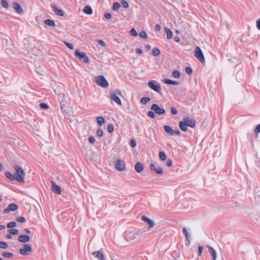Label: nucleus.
I'll return each mask as SVG.
<instances>
[{"label":"nucleus","mask_w":260,"mask_h":260,"mask_svg":"<svg viewBox=\"0 0 260 260\" xmlns=\"http://www.w3.org/2000/svg\"><path fill=\"white\" fill-rule=\"evenodd\" d=\"M123 236L126 241L130 242L138 239L140 236L139 231L128 229L124 232Z\"/></svg>","instance_id":"obj_1"},{"label":"nucleus","mask_w":260,"mask_h":260,"mask_svg":"<svg viewBox=\"0 0 260 260\" xmlns=\"http://www.w3.org/2000/svg\"><path fill=\"white\" fill-rule=\"evenodd\" d=\"M13 168L16 172L15 176H16V180L20 183L24 182V177L25 176V173L21 167L18 165H15Z\"/></svg>","instance_id":"obj_2"},{"label":"nucleus","mask_w":260,"mask_h":260,"mask_svg":"<svg viewBox=\"0 0 260 260\" xmlns=\"http://www.w3.org/2000/svg\"><path fill=\"white\" fill-rule=\"evenodd\" d=\"M95 82L97 84L100 85V86L103 88H106L108 86L109 83L105 78V77L103 76H98L95 78Z\"/></svg>","instance_id":"obj_3"},{"label":"nucleus","mask_w":260,"mask_h":260,"mask_svg":"<svg viewBox=\"0 0 260 260\" xmlns=\"http://www.w3.org/2000/svg\"><path fill=\"white\" fill-rule=\"evenodd\" d=\"M148 86L152 90L160 93L161 91V86L160 84L155 80H151L147 83Z\"/></svg>","instance_id":"obj_4"},{"label":"nucleus","mask_w":260,"mask_h":260,"mask_svg":"<svg viewBox=\"0 0 260 260\" xmlns=\"http://www.w3.org/2000/svg\"><path fill=\"white\" fill-rule=\"evenodd\" d=\"M75 56L84 63H87L89 61L88 57L86 55L85 53L81 52L78 49L75 51Z\"/></svg>","instance_id":"obj_5"},{"label":"nucleus","mask_w":260,"mask_h":260,"mask_svg":"<svg viewBox=\"0 0 260 260\" xmlns=\"http://www.w3.org/2000/svg\"><path fill=\"white\" fill-rule=\"evenodd\" d=\"M194 56L201 63H204L205 62V60L203 52L199 46H197L196 48Z\"/></svg>","instance_id":"obj_6"},{"label":"nucleus","mask_w":260,"mask_h":260,"mask_svg":"<svg viewBox=\"0 0 260 260\" xmlns=\"http://www.w3.org/2000/svg\"><path fill=\"white\" fill-rule=\"evenodd\" d=\"M31 251L32 248L29 245L24 244L23 248L19 249V253L22 255H28Z\"/></svg>","instance_id":"obj_7"},{"label":"nucleus","mask_w":260,"mask_h":260,"mask_svg":"<svg viewBox=\"0 0 260 260\" xmlns=\"http://www.w3.org/2000/svg\"><path fill=\"white\" fill-rule=\"evenodd\" d=\"M125 162L124 160L122 159H117L116 162H115V167L117 170L119 171H123L125 169Z\"/></svg>","instance_id":"obj_8"},{"label":"nucleus","mask_w":260,"mask_h":260,"mask_svg":"<svg viewBox=\"0 0 260 260\" xmlns=\"http://www.w3.org/2000/svg\"><path fill=\"white\" fill-rule=\"evenodd\" d=\"M109 98L111 101L115 102L116 104H117L119 105H121V101L120 98L116 94L115 92L111 90L109 92Z\"/></svg>","instance_id":"obj_9"},{"label":"nucleus","mask_w":260,"mask_h":260,"mask_svg":"<svg viewBox=\"0 0 260 260\" xmlns=\"http://www.w3.org/2000/svg\"><path fill=\"white\" fill-rule=\"evenodd\" d=\"M151 109L157 114H162L165 113V110L160 108L156 104H152Z\"/></svg>","instance_id":"obj_10"},{"label":"nucleus","mask_w":260,"mask_h":260,"mask_svg":"<svg viewBox=\"0 0 260 260\" xmlns=\"http://www.w3.org/2000/svg\"><path fill=\"white\" fill-rule=\"evenodd\" d=\"M183 121L185 122L188 126L190 127H194L196 125V121L188 116L184 117Z\"/></svg>","instance_id":"obj_11"},{"label":"nucleus","mask_w":260,"mask_h":260,"mask_svg":"<svg viewBox=\"0 0 260 260\" xmlns=\"http://www.w3.org/2000/svg\"><path fill=\"white\" fill-rule=\"evenodd\" d=\"M18 209V206L15 204H11L8 207L4 210L5 213H8L10 211H14Z\"/></svg>","instance_id":"obj_12"},{"label":"nucleus","mask_w":260,"mask_h":260,"mask_svg":"<svg viewBox=\"0 0 260 260\" xmlns=\"http://www.w3.org/2000/svg\"><path fill=\"white\" fill-rule=\"evenodd\" d=\"M149 169L151 171H154L157 174H161L163 173V170L161 168H156L153 164H151L149 166Z\"/></svg>","instance_id":"obj_13"},{"label":"nucleus","mask_w":260,"mask_h":260,"mask_svg":"<svg viewBox=\"0 0 260 260\" xmlns=\"http://www.w3.org/2000/svg\"><path fill=\"white\" fill-rule=\"evenodd\" d=\"M52 191L57 194H60L61 192V188L58 185L56 184L54 182L51 181Z\"/></svg>","instance_id":"obj_14"},{"label":"nucleus","mask_w":260,"mask_h":260,"mask_svg":"<svg viewBox=\"0 0 260 260\" xmlns=\"http://www.w3.org/2000/svg\"><path fill=\"white\" fill-rule=\"evenodd\" d=\"M91 254L99 259V260H105L103 253L100 251H94L91 253Z\"/></svg>","instance_id":"obj_15"},{"label":"nucleus","mask_w":260,"mask_h":260,"mask_svg":"<svg viewBox=\"0 0 260 260\" xmlns=\"http://www.w3.org/2000/svg\"><path fill=\"white\" fill-rule=\"evenodd\" d=\"M13 8L19 14H22L23 13V9L21 6L16 2H14L13 3Z\"/></svg>","instance_id":"obj_16"},{"label":"nucleus","mask_w":260,"mask_h":260,"mask_svg":"<svg viewBox=\"0 0 260 260\" xmlns=\"http://www.w3.org/2000/svg\"><path fill=\"white\" fill-rule=\"evenodd\" d=\"M207 248L209 250L210 254H211L212 260H216L217 257V254L215 250L210 246H208Z\"/></svg>","instance_id":"obj_17"},{"label":"nucleus","mask_w":260,"mask_h":260,"mask_svg":"<svg viewBox=\"0 0 260 260\" xmlns=\"http://www.w3.org/2000/svg\"><path fill=\"white\" fill-rule=\"evenodd\" d=\"M18 240L22 243H26L30 240V237L27 235H20L18 237Z\"/></svg>","instance_id":"obj_18"},{"label":"nucleus","mask_w":260,"mask_h":260,"mask_svg":"<svg viewBox=\"0 0 260 260\" xmlns=\"http://www.w3.org/2000/svg\"><path fill=\"white\" fill-rule=\"evenodd\" d=\"M54 12L57 15L60 16H63L64 15V12L61 9H58L56 6L52 7Z\"/></svg>","instance_id":"obj_19"},{"label":"nucleus","mask_w":260,"mask_h":260,"mask_svg":"<svg viewBox=\"0 0 260 260\" xmlns=\"http://www.w3.org/2000/svg\"><path fill=\"white\" fill-rule=\"evenodd\" d=\"M135 170L139 173L142 172L144 169L142 164L140 162H137L135 166Z\"/></svg>","instance_id":"obj_20"},{"label":"nucleus","mask_w":260,"mask_h":260,"mask_svg":"<svg viewBox=\"0 0 260 260\" xmlns=\"http://www.w3.org/2000/svg\"><path fill=\"white\" fill-rule=\"evenodd\" d=\"M83 12L88 15L92 14L93 11L92 8L90 6H86L83 9Z\"/></svg>","instance_id":"obj_21"},{"label":"nucleus","mask_w":260,"mask_h":260,"mask_svg":"<svg viewBox=\"0 0 260 260\" xmlns=\"http://www.w3.org/2000/svg\"><path fill=\"white\" fill-rule=\"evenodd\" d=\"M163 82L167 84H172V85H178L179 82L178 81H173L169 79H165L163 80Z\"/></svg>","instance_id":"obj_22"},{"label":"nucleus","mask_w":260,"mask_h":260,"mask_svg":"<svg viewBox=\"0 0 260 260\" xmlns=\"http://www.w3.org/2000/svg\"><path fill=\"white\" fill-rule=\"evenodd\" d=\"M179 126L180 128L183 131V132H186L187 130V125L183 121H181L179 123Z\"/></svg>","instance_id":"obj_23"},{"label":"nucleus","mask_w":260,"mask_h":260,"mask_svg":"<svg viewBox=\"0 0 260 260\" xmlns=\"http://www.w3.org/2000/svg\"><path fill=\"white\" fill-rule=\"evenodd\" d=\"M5 175L11 181L16 180V176H15V174L13 175L10 172H7L5 173Z\"/></svg>","instance_id":"obj_24"},{"label":"nucleus","mask_w":260,"mask_h":260,"mask_svg":"<svg viewBox=\"0 0 260 260\" xmlns=\"http://www.w3.org/2000/svg\"><path fill=\"white\" fill-rule=\"evenodd\" d=\"M164 129L167 134L170 136H173V129L171 126L169 125H165Z\"/></svg>","instance_id":"obj_25"},{"label":"nucleus","mask_w":260,"mask_h":260,"mask_svg":"<svg viewBox=\"0 0 260 260\" xmlns=\"http://www.w3.org/2000/svg\"><path fill=\"white\" fill-rule=\"evenodd\" d=\"M165 32L166 33V34H167V38L169 39H171L172 38V36H173V32L171 30V29H169V28L166 27L165 28Z\"/></svg>","instance_id":"obj_26"},{"label":"nucleus","mask_w":260,"mask_h":260,"mask_svg":"<svg viewBox=\"0 0 260 260\" xmlns=\"http://www.w3.org/2000/svg\"><path fill=\"white\" fill-rule=\"evenodd\" d=\"M96 120L99 126H102L105 122V118L102 116L97 117Z\"/></svg>","instance_id":"obj_27"},{"label":"nucleus","mask_w":260,"mask_h":260,"mask_svg":"<svg viewBox=\"0 0 260 260\" xmlns=\"http://www.w3.org/2000/svg\"><path fill=\"white\" fill-rule=\"evenodd\" d=\"M44 23L45 24L49 25L50 26L54 27L55 26V22L51 19H47L45 20Z\"/></svg>","instance_id":"obj_28"},{"label":"nucleus","mask_w":260,"mask_h":260,"mask_svg":"<svg viewBox=\"0 0 260 260\" xmlns=\"http://www.w3.org/2000/svg\"><path fill=\"white\" fill-rule=\"evenodd\" d=\"M182 232L185 235L186 239L187 241L188 242V244H189L190 242H189V238H190V235H189L188 233L187 232L186 228H183Z\"/></svg>","instance_id":"obj_29"},{"label":"nucleus","mask_w":260,"mask_h":260,"mask_svg":"<svg viewBox=\"0 0 260 260\" xmlns=\"http://www.w3.org/2000/svg\"><path fill=\"white\" fill-rule=\"evenodd\" d=\"M150 100L151 99L149 97H143L141 99L140 101L142 104L145 105L148 102H150Z\"/></svg>","instance_id":"obj_30"},{"label":"nucleus","mask_w":260,"mask_h":260,"mask_svg":"<svg viewBox=\"0 0 260 260\" xmlns=\"http://www.w3.org/2000/svg\"><path fill=\"white\" fill-rule=\"evenodd\" d=\"M121 7L120 4L118 2H115L113 6V10L114 11H117Z\"/></svg>","instance_id":"obj_31"},{"label":"nucleus","mask_w":260,"mask_h":260,"mask_svg":"<svg viewBox=\"0 0 260 260\" xmlns=\"http://www.w3.org/2000/svg\"><path fill=\"white\" fill-rule=\"evenodd\" d=\"M159 158L161 160H165L166 159V153L164 151L159 152Z\"/></svg>","instance_id":"obj_32"},{"label":"nucleus","mask_w":260,"mask_h":260,"mask_svg":"<svg viewBox=\"0 0 260 260\" xmlns=\"http://www.w3.org/2000/svg\"><path fill=\"white\" fill-rule=\"evenodd\" d=\"M152 54L154 56H158L160 54V50L158 48H154L152 50Z\"/></svg>","instance_id":"obj_33"},{"label":"nucleus","mask_w":260,"mask_h":260,"mask_svg":"<svg viewBox=\"0 0 260 260\" xmlns=\"http://www.w3.org/2000/svg\"><path fill=\"white\" fill-rule=\"evenodd\" d=\"M172 75L173 77L176 78H179L180 77V73L178 70H174L173 71Z\"/></svg>","instance_id":"obj_34"},{"label":"nucleus","mask_w":260,"mask_h":260,"mask_svg":"<svg viewBox=\"0 0 260 260\" xmlns=\"http://www.w3.org/2000/svg\"><path fill=\"white\" fill-rule=\"evenodd\" d=\"M9 233L11 235H17L19 233V231L17 229H12L8 230Z\"/></svg>","instance_id":"obj_35"},{"label":"nucleus","mask_w":260,"mask_h":260,"mask_svg":"<svg viewBox=\"0 0 260 260\" xmlns=\"http://www.w3.org/2000/svg\"><path fill=\"white\" fill-rule=\"evenodd\" d=\"M1 5L6 9H8L9 8V4L6 0H2Z\"/></svg>","instance_id":"obj_36"},{"label":"nucleus","mask_w":260,"mask_h":260,"mask_svg":"<svg viewBox=\"0 0 260 260\" xmlns=\"http://www.w3.org/2000/svg\"><path fill=\"white\" fill-rule=\"evenodd\" d=\"M2 255L7 258H10L13 256V254L10 252H4L2 254Z\"/></svg>","instance_id":"obj_37"},{"label":"nucleus","mask_w":260,"mask_h":260,"mask_svg":"<svg viewBox=\"0 0 260 260\" xmlns=\"http://www.w3.org/2000/svg\"><path fill=\"white\" fill-rule=\"evenodd\" d=\"M129 34L131 36H135V37H136L138 36V33H137L136 30L134 28H133L131 29V30L129 31Z\"/></svg>","instance_id":"obj_38"},{"label":"nucleus","mask_w":260,"mask_h":260,"mask_svg":"<svg viewBox=\"0 0 260 260\" xmlns=\"http://www.w3.org/2000/svg\"><path fill=\"white\" fill-rule=\"evenodd\" d=\"M139 36L143 39H147V35L145 31H141L139 33Z\"/></svg>","instance_id":"obj_39"},{"label":"nucleus","mask_w":260,"mask_h":260,"mask_svg":"<svg viewBox=\"0 0 260 260\" xmlns=\"http://www.w3.org/2000/svg\"><path fill=\"white\" fill-rule=\"evenodd\" d=\"M147 224L148 225V229L149 230L152 228L154 225V222L153 220H151V219L147 222Z\"/></svg>","instance_id":"obj_40"},{"label":"nucleus","mask_w":260,"mask_h":260,"mask_svg":"<svg viewBox=\"0 0 260 260\" xmlns=\"http://www.w3.org/2000/svg\"><path fill=\"white\" fill-rule=\"evenodd\" d=\"M8 246V244L6 242L0 241V248L3 249H6Z\"/></svg>","instance_id":"obj_41"},{"label":"nucleus","mask_w":260,"mask_h":260,"mask_svg":"<svg viewBox=\"0 0 260 260\" xmlns=\"http://www.w3.org/2000/svg\"><path fill=\"white\" fill-rule=\"evenodd\" d=\"M16 220L21 223L25 221V218L24 217L18 216L16 218Z\"/></svg>","instance_id":"obj_42"},{"label":"nucleus","mask_w":260,"mask_h":260,"mask_svg":"<svg viewBox=\"0 0 260 260\" xmlns=\"http://www.w3.org/2000/svg\"><path fill=\"white\" fill-rule=\"evenodd\" d=\"M148 116L152 118H155V113L152 111H149L148 112Z\"/></svg>","instance_id":"obj_43"},{"label":"nucleus","mask_w":260,"mask_h":260,"mask_svg":"<svg viewBox=\"0 0 260 260\" xmlns=\"http://www.w3.org/2000/svg\"><path fill=\"white\" fill-rule=\"evenodd\" d=\"M185 72L187 75H189L192 73V70L190 67H186L185 68Z\"/></svg>","instance_id":"obj_44"},{"label":"nucleus","mask_w":260,"mask_h":260,"mask_svg":"<svg viewBox=\"0 0 260 260\" xmlns=\"http://www.w3.org/2000/svg\"><path fill=\"white\" fill-rule=\"evenodd\" d=\"M16 223L14 221L10 222L7 224V228H11L16 226Z\"/></svg>","instance_id":"obj_45"},{"label":"nucleus","mask_w":260,"mask_h":260,"mask_svg":"<svg viewBox=\"0 0 260 260\" xmlns=\"http://www.w3.org/2000/svg\"><path fill=\"white\" fill-rule=\"evenodd\" d=\"M121 5L124 8H127L129 6L128 3L124 0H122Z\"/></svg>","instance_id":"obj_46"},{"label":"nucleus","mask_w":260,"mask_h":260,"mask_svg":"<svg viewBox=\"0 0 260 260\" xmlns=\"http://www.w3.org/2000/svg\"><path fill=\"white\" fill-rule=\"evenodd\" d=\"M108 131L109 133H112L114 131V126L112 124H109L108 125Z\"/></svg>","instance_id":"obj_47"},{"label":"nucleus","mask_w":260,"mask_h":260,"mask_svg":"<svg viewBox=\"0 0 260 260\" xmlns=\"http://www.w3.org/2000/svg\"><path fill=\"white\" fill-rule=\"evenodd\" d=\"M64 43L70 49H74V45L72 44L69 43L67 42H64Z\"/></svg>","instance_id":"obj_48"},{"label":"nucleus","mask_w":260,"mask_h":260,"mask_svg":"<svg viewBox=\"0 0 260 260\" xmlns=\"http://www.w3.org/2000/svg\"><path fill=\"white\" fill-rule=\"evenodd\" d=\"M96 134L99 137H101L103 136V131L102 129L99 128L97 130Z\"/></svg>","instance_id":"obj_49"},{"label":"nucleus","mask_w":260,"mask_h":260,"mask_svg":"<svg viewBox=\"0 0 260 260\" xmlns=\"http://www.w3.org/2000/svg\"><path fill=\"white\" fill-rule=\"evenodd\" d=\"M171 112L172 114L175 115L178 113L177 110L174 107L171 108Z\"/></svg>","instance_id":"obj_50"},{"label":"nucleus","mask_w":260,"mask_h":260,"mask_svg":"<svg viewBox=\"0 0 260 260\" xmlns=\"http://www.w3.org/2000/svg\"><path fill=\"white\" fill-rule=\"evenodd\" d=\"M40 107L42 109H46L48 108V105L47 104H45V103H41V104H40Z\"/></svg>","instance_id":"obj_51"},{"label":"nucleus","mask_w":260,"mask_h":260,"mask_svg":"<svg viewBox=\"0 0 260 260\" xmlns=\"http://www.w3.org/2000/svg\"><path fill=\"white\" fill-rule=\"evenodd\" d=\"M137 143L136 141L134 139L131 140V145L132 147L134 148L136 146Z\"/></svg>","instance_id":"obj_52"},{"label":"nucleus","mask_w":260,"mask_h":260,"mask_svg":"<svg viewBox=\"0 0 260 260\" xmlns=\"http://www.w3.org/2000/svg\"><path fill=\"white\" fill-rule=\"evenodd\" d=\"M203 250V247L200 246L198 247V255L200 256Z\"/></svg>","instance_id":"obj_53"},{"label":"nucleus","mask_w":260,"mask_h":260,"mask_svg":"<svg viewBox=\"0 0 260 260\" xmlns=\"http://www.w3.org/2000/svg\"><path fill=\"white\" fill-rule=\"evenodd\" d=\"M88 140H89V142L91 143V144H94V142H95V138L92 137V136H91L88 139Z\"/></svg>","instance_id":"obj_54"},{"label":"nucleus","mask_w":260,"mask_h":260,"mask_svg":"<svg viewBox=\"0 0 260 260\" xmlns=\"http://www.w3.org/2000/svg\"><path fill=\"white\" fill-rule=\"evenodd\" d=\"M141 218L143 220V221H145L146 223H147V222L150 219V218L144 215H143Z\"/></svg>","instance_id":"obj_55"},{"label":"nucleus","mask_w":260,"mask_h":260,"mask_svg":"<svg viewBox=\"0 0 260 260\" xmlns=\"http://www.w3.org/2000/svg\"><path fill=\"white\" fill-rule=\"evenodd\" d=\"M141 218L143 220V221H145L146 223H147V222L150 219V218L144 215H143Z\"/></svg>","instance_id":"obj_56"},{"label":"nucleus","mask_w":260,"mask_h":260,"mask_svg":"<svg viewBox=\"0 0 260 260\" xmlns=\"http://www.w3.org/2000/svg\"><path fill=\"white\" fill-rule=\"evenodd\" d=\"M254 132L255 133H260V123L256 126L255 130H254Z\"/></svg>","instance_id":"obj_57"},{"label":"nucleus","mask_w":260,"mask_h":260,"mask_svg":"<svg viewBox=\"0 0 260 260\" xmlns=\"http://www.w3.org/2000/svg\"><path fill=\"white\" fill-rule=\"evenodd\" d=\"M175 135H177V136H180V132L178 129H177V130H173V136Z\"/></svg>","instance_id":"obj_58"},{"label":"nucleus","mask_w":260,"mask_h":260,"mask_svg":"<svg viewBox=\"0 0 260 260\" xmlns=\"http://www.w3.org/2000/svg\"><path fill=\"white\" fill-rule=\"evenodd\" d=\"M104 16H105V18L107 19H110L112 17L111 14L110 13H105Z\"/></svg>","instance_id":"obj_59"},{"label":"nucleus","mask_w":260,"mask_h":260,"mask_svg":"<svg viewBox=\"0 0 260 260\" xmlns=\"http://www.w3.org/2000/svg\"><path fill=\"white\" fill-rule=\"evenodd\" d=\"M172 165V161L171 159H168L167 161V166L168 167H171Z\"/></svg>","instance_id":"obj_60"},{"label":"nucleus","mask_w":260,"mask_h":260,"mask_svg":"<svg viewBox=\"0 0 260 260\" xmlns=\"http://www.w3.org/2000/svg\"><path fill=\"white\" fill-rule=\"evenodd\" d=\"M98 43L101 45H102V46H106V43H105L104 41H102V40H98Z\"/></svg>","instance_id":"obj_61"},{"label":"nucleus","mask_w":260,"mask_h":260,"mask_svg":"<svg viewBox=\"0 0 260 260\" xmlns=\"http://www.w3.org/2000/svg\"><path fill=\"white\" fill-rule=\"evenodd\" d=\"M256 27L259 30H260V18L256 21Z\"/></svg>","instance_id":"obj_62"},{"label":"nucleus","mask_w":260,"mask_h":260,"mask_svg":"<svg viewBox=\"0 0 260 260\" xmlns=\"http://www.w3.org/2000/svg\"><path fill=\"white\" fill-rule=\"evenodd\" d=\"M136 51L137 53L140 54H141L143 53L142 50L140 48H137Z\"/></svg>","instance_id":"obj_63"},{"label":"nucleus","mask_w":260,"mask_h":260,"mask_svg":"<svg viewBox=\"0 0 260 260\" xmlns=\"http://www.w3.org/2000/svg\"><path fill=\"white\" fill-rule=\"evenodd\" d=\"M155 28L156 30L159 31L161 29V27L159 24H156Z\"/></svg>","instance_id":"obj_64"}]
</instances>
